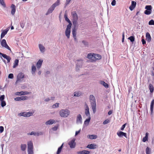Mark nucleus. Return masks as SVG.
Wrapping results in <instances>:
<instances>
[{"label": "nucleus", "mask_w": 154, "mask_h": 154, "mask_svg": "<svg viewBox=\"0 0 154 154\" xmlns=\"http://www.w3.org/2000/svg\"><path fill=\"white\" fill-rule=\"evenodd\" d=\"M89 99L93 112L94 113L96 111V102L95 97L93 95L91 94L89 96Z\"/></svg>", "instance_id": "1"}, {"label": "nucleus", "mask_w": 154, "mask_h": 154, "mask_svg": "<svg viewBox=\"0 0 154 154\" xmlns=\"http://www.w3.org/2000/svg\"><path fill=\"white\" fill-rule=\"evenodd\" d=\"M14 77L13 74L12 73L10 74L8 76V78L10 79H13Z\"/></svg>", "instance_id": "56"}, {"label": "nucleus", "mask_w": 154, "mask_h": 154, "mask_svg": "<svg viewBox=\"0 0 154 154\" xmlns=\"http://www.w3.org/2000/svg\"><path fill=\"white\" fill-rule=\"evenodd\" d=\"M151 11L148 10H146L144 11L145 14L146 15H149L151 14Z\"/></svg>", "instance_id": "47"}, {"label": "nucleus", "mask_w": 154, "mask_h": 154, "mask_svg": "<svg viewBox=\"0 0 154 154\" xmlns=\"http://www.w3.org/2000/svg\"><path fill=\"white\" fill-rule=\"evenodd\" d=\"M154 104V100H153L151 102L150 105V109L152 113L153 110V105Z\"/></svg>", "instance_id": "38"}, {"label": "nucleus", "mask_w": 154, "mask_h": 154, "mask_svg": "<svg viewBox=\"0 0 154 154\" xmlns=\"http://www.w3.org/2000/svg\"><path fill=\"white\" fill-rule=\"evenodd\" d=\"M82 43L85 47H88L89 45L88 42L85 40H82Z\"/></svg>", "instance_id": "39"}, {"label": "nucleus", "mask_w": 154, "mask_h": 154, "mask_svg": "<svg viewBox=\"0 0 154 154\" xmlns=\"http://www.w3.org/2000/svg\"><path fill=\"white\" fill-rule=\"evenodd\" d=\"M149 25H154V21L152 20H150L149 22Z\"/></svg>", "instance_id": "55"}, {"label": "nucleus", "mask_w": 154, "mask_h": 154, "mask_svg": "<svg viewBox=\"0 0 154 154\" xmlns=\"http://www.w3.org/2000/svg\"><path fill=\"white\" fill-rule=\"evenodd\" d=\"M64 17L65 20L69 23V24L67 26H72V23L70 20L68 18L67 13L66 12L64 14Z\"/></svg>", "instance_id": "17"}, {"label": "nucleus", "mask_w": 154, "mask_h": 154, "mask_svg": "<svg viewBox=\"0 0 154 154\" xmlns=\"http://www.w3.org/2000/svg\"><path fill=\"white\" fill-rule=\"evenodd\" d=\"M117 134L118 136L120 137H122L123 136H124L125 137H127L126 133L121 131L117 132Z\"/></svg>", "instance_id": "16"}, {"label": "nucleus", "mask_w": 154, "mask_h": 154, "mask_svg": "<svg viewBox=\"0 0 154 154\" xmlns=\"http://www.w3.org/2000/svg\"><path fill=\"white\" fill-rule=\"evenodd\" d=\"M90 152L87 150L80 151L77 152L78 154H89Z\"/></svg>", "instance_id": "22"}, {"label": "nucleus", "mask_w": 154, "mask_h": 154, "mask_svg": "<svg viewBox=\"0 0 154 154\" xmlns=\"http://www.w3.org/2000/svg\"><path fill=\"white\" fill-rule=\"evenodd\" d=\"M142 42L143 45H144L146 43V41L143 39H142Z\"/></svg>", "instance_id": "64"}, {"label": "nucleus", "mask_w": 154, "mask_h": 154, "mask_svg": "<svg viewBox=\"0 0 154 154\" xmlns=\"http://www.w3.org/2000/svg\"><path fill=\"white\" fill-rule=\"evenodd\" d=\"M0 56H1V57H2L6 59L7 60L8 63H9L10 62V60L11 59V58L10 56L7 55L6 54H3L0 52Z\"/></svg>", "instance_id": "10"}, {"label": "nucleus", "mask_w": 154, "mask_h": 154, "mask_svg": "<svg viewBox=\"0 0 154 154\" xmlns=\"http://www.w3.org/2000/svg\"><path fill=\"white\" fill-rule=\"evenodd\" d=\"M71 26H67L66 29L65 31V35L68 39L70 38Z\"/></svg>", "instance_id": "5"}, {"label": "nucleus", "mask_w": 154, "mask_h": 154, "mask_svg": "<svg viewBox=\"0 0 154 154\" xmlns=\"http://www.w3.org/2000/svg\"><path fill=\"white\" fill-rule=\"evenodd\" d=\"M59 103H56L53 104L52 106L53 108H57L59 107Z\"/></svg>", "instance_id": "46"}, {"label": "nucleus", "mask_w": 154, "mask_h": 154, "mask_svg": "<svg viewBox=\"0 0 154 154\" xmlns=\"http://www.w3.org/2000/svg\"><path fill=\"white\" fill-rule=\"evenodd\" d=\"M78 20H73L72 23L74 25V27L76 28V27L78 26Z\"/></svg>", "instance_id": "33"}, {"label": "nucleus", "mask_w": 154, "mask_h": 154, "mask_svg": "<svg viewBox=\"0 0 154 154\" xmlns=\"http://www.w3.org/2000/svg\"><path fill=\"white\" fill-rule=\"evenodd\" d=\"M19 60L18 59H16L14 63V65L13 66V68H15L18 65Z\"/></svg>", "instance_id": "30"}, {"label": "nucleus", "mask_w": 154, "mask_h": 154, "mask_svg": "<svg viewBox=\"0 0 154 154\" xmlns=\"http://www.w3.org/2000/svg\"><path fill=\"white\" fill-rule=\"evenodd\" d=\"M85 114L86 116L88 117H90L89 110H85Z\"/></svg>", "instance_id": "41"}, {"label": "nucleus", "mask_w": 154, "mask_h": 154, "mask_svg": "<svg viewBox=\"0 0 154 154\" xmlns=\"http://www.w3.org/2000/svg\"><path fill=\"white\" fill-rule=\"evenodd\" d=\"M8 31V30L7 29H5L2 31L1 36V39L5 36V35L7 33Z\"/></svg>", "instance_id": "26"}, {"label": "nucleus", "mask_w": 154, "mask_h": 154, "mask_svg": "<svg viewBox=\"0 0 154 154\" xmlns=\"http://www.w3.org/2000/svg\"><path fill=\"white\" fill-rule=\"evenodd\" d=\"M131 42H133L134 41V36H131L128 38Z\"/></svg>", "instance_id": "48"}, {"label": "nucleus", "mask_w": 154, "mask_h": 154, "mask_svg": "<svg viewBox=\"0 0 154 154\" xmlns=\"http://www.w3.org/2000/svg\"><path fill=\"white\" fill-rule=\"evenodd\" d=\"M149 89L151 93H152L153 92L154 87L153 85L151 84H150L149 85Z\"/></svg>", "instance_id": "36"}, {"label": "nucleus", "mask_w": 154, "mask_h": 154, "mask_svg": "<svg viewBox=\"0 0 154 154\" xmlns=\"http://www.w3.org/2000/svg\"><path fill=\"white\" fill-rule=\"evenodd\" d=\"M84 108L85 110H89V108L88 106L86 103H85L84 106Z\"/></svg>", "instance_id": "52"}, {"label": "nucleus", "mask_w": 154, "mask_h": 154, "mask_svg": "<svg viewBox=\"0 0 154 154\" xmlns=\"http://www.w3.org/2000/svg\"><path fill=\"white\" fill-rule=\"evenodd\" d=\"M136 5V2L132 1L131 2V5L129 7V8L130 9L131 11H132L135 7Z\"/></svg>", "instance_id": "20"}, {"label": "nucleus", "mask_w": 154, "mask_h": 154, "mask_svg": "<svg viewBox=\"0 0 154 154\" xmlns=\"http://www.w3.org/2000/svg\"><path fill=\"white\" fill-rule=\"evenodd\" d=\"M51 100L49 97H48L45 99V102H48Z\"/></svg>", "instance_id": "63"}, {"label": "nucleus", "mask_w": 154, "mask_h": 154, "mask_svg": "<svg viewBox=\"0 0 154 154\" xmlns=\"http://www.w3.org/2000/svg\"><path fill=\"white\" fill-rule=\"evenodd\" d=\"M30 92L27 91H20V92H17L15 93V94L17 95H21L29 94H30Z\"/></svg>", "instance_id": "13"}, {"label": "nucleus", "mask_w": 154, "mask_h": 154, "mask_svg": "<svg viewBox=\"0 0 154 154\" xmlns=\"http://www.w3.org/2000/svg\"><path fill=\"white\" fill-rule=\"evenodd\" d=\"M42 134V133L41 132H35L34 131H32L30 133H29L27 134L28 135H33L35 136H39L40 135H41Z\"/></svg>", "instance_id": "18"}, {"label": "nucleus", "mask_w": 154, "mask_h": 154, "mask_svg": "<svg viewBox=\"0 0 154 154\" xmlns=\"http://www.w3.org/2000/svg\"><path fill=\"white\" fill-rule=\"evenodd\" d=\"M116 4V1L115 0H113L111 2V5L112 6H115Z\"/></svg>", "instance_id": "59"}, {"label": "nucleus", "mask_w": 154, "mask_h": 154, "mask_svg": "<svg viewBox=\"0 0 154 154\" xmlns=\"http://www.w3.org/2000/svg\"><path fill=\"white\" fill-rule=\"evenodd\" d=\"M5 96L4 95H2L0 97V102L4 101Z\"/></svg>", "instance_id": "54"}, {"label": "nucleus", "mask_w": 154, "mask_h": 154, "mask_svg": "<svg viewBox=\"0 0 154 154\" xmlns=\"http://www.w3.org/2000/svg\"><path fill=\"white\" fill-rule=\"evenodd\" d=\"M21 100H27L28 99V98L26 96H22L20 97Z\"/></svg>", "instance_id": "44"}, {"label": "nucleus", "mask_w": 154, "mask_h": 154, "mask_svg": "<svg viewBox=\"0 0 154 154\" xmlns=\"http://www.w3.org/2000/svg\"><path fill=\"white\" fill-rule=\"evenodd\" d=\"M28 154H34L33 151V146L32 142L31 141L28 142Z\"/></svg>", "instance_id": "4"}, {"label": "nucleus", "mask_w": 154, "mask_h": 154, "mask_svg": "<svg viewBox=\"0 0 154 154\" xmlns=\"http://www.w3.org/2000/svg\"><path fill=\"white\" fill-rule=\"evenodd\" d=\"M145 8L146 10L152 11V7L151 5H146V6Z\"/></svg>", "instance_id": "45"}, {"label": "nucleus", "mask_w": 154, "mask_h": 154, "mask_svg": "<svg viewBox=\"0 0 154 154\" xmlns=\"http://www.w3.org/2000/svg\"><path fill=\"white\" fill-rule=\"evenodd\" d=\"M126 124H124L122 127L121 130L122 131H123L125 127Z\"/></svg>", "instance_id": "61"}, {"label": "nucleus", "mask_w": 154, "mask_h": 154, "mask_svg": "<svg viewBox=\"0 0 154 154\" xmlns=\"http://www.w3.org/2000/svg\"><path fill=\"white\" fill-rule=\"evenodd\" d=\"M0 4L4 7H5V5L3 0H0Z\"/></svg>", "instance_id": "50"}, {"label": "nucleus", "mask_w": 154, "mask_h": 154, "mask_svg": "<svg viewBox=\"0 0 154 154\" xmlns=\"http://www.w3.org/2000/svg\"><path fill=\"white\" fill-rule=\"evenodd\" d=\"M97 146L95 143L88 144L87 145V148L90 149H95L97 148Z\"/></svg>", "instance_id": "19"}, {"label": "nucleus", "mask_w": 154, "mask_h": 154, "mask_svg": "<svg viewBox=\"0 0 154 154\" xmlns=\"http://www.w3.org/2000/svg\"><path fill=\"white\" fill-rule=\"evenodd\" d=\"M82 64V61L79 60L77 63L75 68V69L76 71H78L79 70L80 68L81 67Z\"/></svg>", "instance_id": "12"}, {"label": "nucleus", "mask_w": 154, "mask_h": 154, "mask_svg": "<svg viewBox=\"0 0 154 154\" xmlns=\"http://www.w3.org/2000/svg\"><path fill=\"white\" fill-rule=\"evenodd\" d=\"M38 47L40 50L41 52L44 53L45 51V47L42 44H39L38 45Z\"/></svg>", "instance_id": "23"}, {"label": "nucleus", "mask_w": 154, "mask_h": 154, "mask_svg": "<svg viewBox=\"0 0 154 154\" xmlns=\"http://www.w3.org/2000/svg\"><path fill=\"white\" fill-rule=\"evenodd\" d=\"M89 136L88 138L90 139H96L97 138V136L96 135H89L88 136Z\"/></svg>", "instance_id": "31"}, {"label": "nucleus", "mask_w": 154, "mask_h": 154, "mask_svg": "<svg viewBox=\"0 0 154 154\" xmlns=\"http://www.w3.org/2000/svg\"><path fill=\"white\" fill-rule=\"evenodd\" d=\"M42 62L43 60H40L37 62L36 65L37 69H39L41 67Z\"/></svg>", "instance_id": "24"}, {"label": "nucleus", "mask_w": 154, "mask_h": 154, "mask_svg": "<svg viewBox=\"0 0 154 154\" xmlns=\"http://www.w3.org/2000/svg\"><path fill=\"white\" fill-rule=\"evenodd\" d=\"M1 44L2 47L11 50V49L7 45L5 40L3 39L2 41H1Z\"/></svg>", "instance_id": "8"}, {"label": "nucleus", "mask_w": 154, "mask_h": 154, "mask_svg": "<svg viewBox=\"0 0 154 154\" xmlns=\"http://www.w3.org/2000/svg\"><path fill=\"white\" fill-rule=\"evenodd\" d=\"M70 1L71 0H66V2L65 3V7H66L67 5H68L70 3Z\"/></svg>", "instance_id": "60"}, {"label": "nucleus", "mask_w": 154, "mask_h": 154, "mask_svg": "<svg viewBox=\"0 0 154 154\" xmlns=\"http://www.w3.org/2000/svg\"><path fill=\"white\" fill-rule=\"evenodd\" d=\"M87 57L88 59H91L93 61V58H94V54H88Z\"/></svg>", "instance_id": "40"}, {"label": "nucleus", "mask_w": 154, "mask_h": 154, "mask_svg": "<svg viewBox=\"0 0 154 154\" xmlns=\"http://www.w3.org/2000/svg\"><path fill=\"white\" fill-rule=\"evenodd\" d=\"M63 143L61 146L58 148V150L57 152V154H59L60 153L63 148Z\"/></svg>", "instance_id": "35"}, {"label": "nucleus", "mask_w": 154, "mask_h": 154, "mask_svg": "<svg viewBox=\"0 0 154 154\" xmlns=\"http://www.w3.org/2000/svg\"><path fill=\"white\" fill-rule=\"evenodd\" d=\"M90 119L91 117H88V119H86V120L84 122V124L88 125L89 124Z\"/></svg>", "instance_id": "37"}, {"label": "nucleus", "mask_w": 154, "mask_h": 154, "mask_svg": "<svg viewBox=\"0 0 154 154\" xmlns=\"http://www.w3.org/2000/svg\"><path fill=\"white\" fill-rule=\"evenodd\" d=\"M25 23L24 21H21L20 23V27L22 28H23L24 26Z\"/></svg>", "instance_id": "49"}, {"label": "nucleus", "mask_w": 154, "mask_h": 154, "mask_svg": "<svg viewBox=\"0 0 154 154\" xmlns=\"http://www.w3.org/2000/svg\"><path fill=\"white\" fill-rule=\"evenodd\" d=\"M75 139H73L72 140L70 141L68 144L71 148H75L76 145V143L75 142Z\"/></svg>", "instance_id": "9"}, {"label": "nucleus", "mask_w": 154, "mask_h": 154, "mask_svg": "<svg viewBox=\"0 0 154 154\" xmlns=\"http://www.w3.org/2000/svg\"><path fill=\"white\" fill-rule=\"evenodd\" d=\"M76 123L77 124H81L82 123V118L81 115L78 114L76 118Z\"/></svg>", "instance_id": "11"}, {"label": "nucleus", "mask_w": 154, "mask_h": 154, "mask_svg": "<svg viewBox=\"0 0 154 154\" xmlns=\"http://www.w3.org/2000/svg\"><path fill=\"white\" fill-rule=\"evenodd\" d=\"M73 38L74 39L75 42H76V43H77L78 42V39H77V36L73 37Z\"/></svg>", "instance_id": "62"}, {"label": "nucleus", "mask_w": 154, "mask_h": 154, "mask_svg": "<svg viewBox=\"0 0 154 154\" xmlns=\"http://www.w3.org/2000/svg\"><path fill=\"white\" fill-rule=\"evenodd\" d=\"M71 15L73 18V20H78V17L75 11H72L71 13Z\"/></svg>", "instance_id": "14"}, {"label": "nucleus", "mask_w": 154, "mask_h": 154, "mask_svg": "<svg viewBox=\"0 0 154 154\" xmlns=\"http://www.w3.org/2000/svg\"><path fill=\"white\" fill-rule=\"evenodd\" d=\"M99 83L100 84L103 85L105 88H108L109 87V85L105 82L104 81H100Z\"/></svg>", "instance_id": "25"}, {"label": "nucleus", "mask_w": 154, "mask_h": 154, "mask_svg": "<svg viewBox=\"0 0 154 154\" xmlns=\"http://www.w3.org/2000/svg\"><path fill=\"white\" fill-rule=\"evenodd\" d=\"M4 128L3 126H0V132L2 133L4 131Z\"/></svg>", "instance_id": "58"}, {"label": "nucleus", "mask_w": 154, "mask_h": 154, "mask_svg": "<svg viewBox=\"0 0 154 154\" xmlns=\"http://www.w3.org/2000/svg\"><path fill=\"white\" fill-rule=\"evenodd\" d=\"M60 0H57V2L54 4L51 7L48 9V11L46 14V15H48L49 14L51 13L54 10L55 7L58 5H59Z\"/></svg>", "instance_id": "3"}, {"label": "nucleus", "mask_w": 154, "mask_h": 154, "mask_svg": "<svg viewBox=\"0 0 154 154\" xmlns=\"http://www.w3.org/2000/svg\"><path fill=\"white\" fill-rule=\"evenodd\" d=\"M146 40L149 42H150L151 40V37L149 33V32H147L146 34Z\"/></svg>", "instance_id": "28"}, {"label": "nucleus", "mask_w": 154, "mask_h": 154, "mask_svg": "<svg viewBox=\"0 0 154 154\" xmlns=\"http://www.w3.org/2000/svg\"><path fill=\"white\" fill-rule=\"evenodd\" d=\"M70 111L68 109H61L59 112L60 116L63 118H66L69 115Z\"/></svg>", "instance_id": "2"}, {"label": "nucleus", "mask_w": 154, "mask_h": 154, "mask_svg": "<svg viewBox=\"0 0 154 154\" xmlns=\"http://www.w3.org/2000/svg\"><path fill=\"white\" fill-rule=\"evenodd\" d=\"M36 69L34 65H33L32 67V73L33 75H35V72L36 71Z\"/></svg>", "instance_id": "29"}, {"label": "nucleus", "mask_w": 154, "mask_h": 154, "mask_svg": "<svg viewBox=\"0 0 154 154\" xmlns=\"http://www.w3.org/2000/svg\"><path fill=\"white\" fill-rule=\"evenodd\" d=\"M76 31L77 29L75 28H73L72 30V34L73 37L76 36Z\"/></svg>", "instance_id": "32"}, {"label": "nucleus", "mask_w": 154, "mask_h": 154, "mask_svg": "<svg viewBox=\"0 0 154 154\" xmlns=\"http://www.w3.org/2000/svg\"><path fill=\"white\" fill-rule=\"evenodd\" d=\"M55 122V121L53 119H50L45 122L46 125H50L53 124Z\"/></svg>", "instance_id": "27"}, {"label": "nucleus", "mask_w": 154, "mask_h": 154, "mask_svg": "<svg viewBox=\"0 0 154 154\" xmlns=\"http://www.w3.org/2000/svg\"><path fill=\"white\" fill-rule=\"evenodd\" d=\"M1 105L2 107H3L4 106H5L6 105V103H5V101H1Z\"/></svg>", "instance_id": "51"}, {"label": "nucleus", "mask_w": 154, "mask_h": 154, "mask_svg": "<svg viewBox=\"0 0 154 154\" xmlns=\"http://www.w3.org/2000/svg\"><path fill=\"white\" fill-rule=\"evenodd\" d=\"M110 122V121L109 120L106 119L103 122V125H106L109 123Z\"/></svg>", "instance_id": "53"}, {"label": "nucleus", "mask_w": 154, "mask_h": 154, "mask_svg": "<svg viewBox=\"0 0 154 154\" xmlns=\"http://www.w3.org/2000/svg\"><path fill=\"white\" fill-rule=\"evenodd\" d=\"M33 113L31 112H23L18 114L19 116H23L24 117H29L32 115Z\"/></svg>", "instance_id": "6"}, {"label": "nucleus", "mask_w": 154, "mask_h": 154, "mask_svg": "<svg viewBox=\"0 0 154 154\" xmlns=\"http://www.w3.org/2000/svg\"><path fill=\"white\" fill-rule=\"evenodd\" d=\"M101 56L99 54H94V58L93 61H95L101 59Z\"/></svg>", "instance_id": "15"}, {"label": "nucleus", "mask_w": 154, "mask_h": 154, "mask_svg": "<svg viewBox=\"0 0 154 154\" xmlns=\"http://www.w3.org/2000/svg\"><path fill=\"white\" fill-rule=\"evenodd\" d=\"M11 14L12 15H14L16 11V7L14 4L11 5Z\"/></svg>", "instance_id": "21"}, {"label": "nucleus", "mask_w": 154, "mask_h": 154, "mask_svg": "<svg viewBox=\"0 0 154 154\" xmlns=\"http://www.w3.org/2000/svg\"><path fill=\"white\" fill-rule=\"evenodd\" d=\"M148 133H146V135L145 137H143V142H145L148 139Z\"/></svg>", "instance_id": "34"}, {"label": "nucleus", "mask_w": 154, "mask_h": 154, "mask_svg": "<svg viewBox=\"0 0 154 154\" xmlns=\"http://www.w3.org/2000/svg\"><path fill=\"white\" fill-rule=\"evenodd\" d=\"M14 99L15 101H19L21 100L20 97H17L15 98Z\"/></svg>", "instance_id": "57"}, {"label": "nucleus", "mask_w": 154, "mask_h": 154, "mask_svg": "<svg viewBox=\"0 0 154 154\" xmlns=\"http://www.w3.org/2000/svg\"><path fill=\"white\" fill-rule=\"evenodd\" d=\"M21 148L22 151H25L26 148V145L25 144H22L21 146Z\"/></svg>", "instance_id": "42"}, {"label": "nucleus", "mask_w": 154, "mask_h": 154, "mask_svg": "<svg viewBox=\"0 0 154 154\" xmlns=\"http://www.w3.org/2000/svg\"><path fill=\"white\" fill-rule=\"evenodd\" d=\"M24 75L22 72L19 73L17 75L16 83L20 82L21 79L24 78Z\"/></svg>", "instance_id": "7"}, {"label": "nucleus", "mask_w": 154, "mask_h": 154, "mask_svg": "<svg viewBox=\"0 0 154 154\" xmlns=\"http://www.w3.org/2000/svg\"><path fill=\"white\" fill-rule=\"evenodd\" d=\"M146 154H150L151 153V149L148 147H147L146 149Z\"/></svg>", "instance_id": "43"}]
</instances>
